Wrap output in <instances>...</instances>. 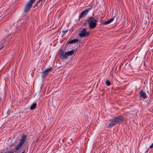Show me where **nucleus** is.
I'll return each mask as SVG.
<instances>
[{
  "instance_id": "nucleus-4",
  "label": "nucleus",
  "mask_w": 153,
  "mask_h": 153,
  "mask_svg": "<svg viewBox=\"0 0 153 153\" xmlns=\"http://www.w3.org/2000/svg\"><path fill=\"white\" fill-rule=\"evenodd\" d=\"M90 35V33L87 31L86 29L82 28L80 31V33L78 34V36L80 37H86Z\"/></svg>"
},
{
  "instance_id": "nucleus-21",
  "label": "nucleus",
  "mask_w": 153,
  "mask_h": 153,
  "mask_svg": "<svg viewBox=\"0 0 153 153\" xmlns=\"http://www.w3.org/2000/svg\"><path fill=\"white\" fill-rule=\"evenodd\" d=\"M43 0H39L38 1V2H39V3L41 2V1H42Z\"/></svg>"
},
{
  "instance_id": "nucleus-10",
  "label": "nucleus",
  "mask_w": 153,
  "mask_h": 153,
  "mask_svg": "<svg viewBox=\"0 0 153 153\" xmlns=\"http://www.w3.org/2000/svg\"><path fill=\"white\" fill-rule=\"evenodd\" d=\"M139 94L140 97L141 98H143L144 99H146L147 98V95L143 90H141Z\"/></svg>"
},
{
  "instance_id": "nucleus-11",
  "label": "nucleus",
  "mask_w": 153,
  "mask_h": 153,
  "mask_svg": "<svg viewBox=\"0 0 153 153\" xmlns=\"http://www.w3.org/2000/svg\"><path fill=\"white\" fill-rule=\"evenodd\" d=\"M79 41V40L76 39H74L71 40L69 39L67 41L66 44H72L73 43H76Z\"/></svg>"
},
{
  "instance_id": "nucleus-3",
  "label": "nucleus",
  "mask_w": 153,
  "mask_h": 153,
  "mask_svg": "<svg viewBox=\"0 0 153 153\" xmlns=\"http://www.w3.org/2000/svg\"><path fill=\"white\" fill-rule=\"evenodd\" d=\"M35 0H30L26 4L24 9V13H26L29 11L32 7L33 4L34 3Z\"/></svg>"
},
{
  "instance_id": "nucleus-22",
  "label": "nucleus",
  "mask_w": 153,
  "mask_h": 153,
  "mask_svg": "<svg viewBox=\"0 0 153 153\" xmlns=\"http://www.w3.org/2000/svg\"><path fill=\"white\" fill-rule=\"evenodd\" d=\"M25 150H24L23 152H22L21 153H25Z\"/></svg>"
},
{
  "instance_id": "nucleus-19",
  "label": "nucleus",
  "mask_w": 153,
  "mask_h": 153,
  "mask_svg": "<svg viewBox=\"0 0 153 153\" xmlns=\"http://www.w3.org/2000/svg\"><path fill=\"white\" fill-rule=\"evenodd\" d=\"M3 47H4V46H0V50L2 49L3 48Z\"/></svg>"
},
{
  "instance_id": "nucleus-20",
  "label": "nucleus",
  "mask_w": 153,
  "mask_h": 153,
  "mask_svg": "<svg viewBox=\"0 0 153 153\" xmlns=\"http://www.w3.org/2000/svg\"><path fill=\"white\" fill-rule=\"evenodd\" d=\"M150 148H149V147L146 150V152H148V150H149V149H150Z\"/></svg>"
},
{
  "instance_id": "nucleus-14",
  "label": "nucleus",
  "mask_w": 153,
  "mask_h": 153,
  "mask_svg": "<svg viewBox=\"0 0 153 153\" xmlns=\"http://www.w3.org/2000/svg\"><path fill=\"white\" fill-rule=\"evenodd\" d=\"M106 84L108 86H110L111 84L110 81L108 80H107L106 81Z\"/></svg>"
},
{
  "instance_id": "nucleus-9",
  "label": "nucleus",
  "mask_w": 153,
  "mask_h": 153,
  "mask_svg": "<svg viewBox=\"0 0 153 153\" xmlns=\"http://www.w3.org/2000/svg\"><path fill=\"white\" fill-rule=\"evenodd\" d=\"M115 16L109 20L106 21H104L103 20L102 21V23L103 25H106L109 24L112 22L114 20Z\"/></svg>"
},
{
  "instance_id": "nucleus-16",
  "label": "nucleus",
  "mask_w": 153,
  "mask_h": 153,
  "mask_svg": "<svg viewBox=\"0 0 153 153\" xmlns=\"http://www.w3.org/2000/svg\"><path fill=\"white\" fill-rule=\"evenodd\" d=\"M39 3L38 2V1L35 4L34 6L33 7H34L35 6H38V4Z\"/></svg>"
},
{
  "instance_id": "nucleus-23",
  "label": "nucleus",
  "mask_w": 153,
  "mask_h": 153,
  "mask_svg": "<svg viewBox=\"0 0 153 153\" xmlns=\"http://www.w3.org/2000/svg\"><path fill=\"white\" fill-rule=\"evenodd\" d=\"M71 139H70V141H71V142L72 143V142L71 141Z\"/></svg>"
},
{
  "instance_id": "nucleus-15",
  "label": "nucleus",
  "mask_w": 153,
  "mask_h": 153,
  "mask_svg": "<svg viewBox=\"0 0 153 153\" xmlns=\"http://www.w3.org/2000/svg\"><path fill=\"white\" fill-rule=\"evenodd\" d=\"M62 32V33H64V34L65 33H66L68 32V30H63Z\"/></svg>"
},
{
  "instance_id": "nucleus-2",
  "label": "nucleus",
  "mask_w": 153,
  "mask_h": 153,
  "mask_svg": "<svg viewBox=\"0 0 153 153\" xmlns=\"http://www.w3.org/2000/svg\"><path fill=\"white\" fill-rule=\"evenodd\" d=\"M87 21L88 24V26L91 29L95 28L97 25V19L93 17H88Z\"/></svg>"
},
{
  "instance_id": "nucleus-13",
  "label": "nucleus",
  "mask_w": 153,
  "mask_h": 153,
  "mask_svg": "<svg viewBox=\"0 0 153 153\" xmlns=\"http://www.w3.org/2000/svg\"><path fill=\"white\" fill-rule=\"evenodd\" d=\"M37 104L36 103H33V105H32L31 106H30V109L32 110L35 109L36 106Z\"/></svg>"
},
{
  "instance_id": "nucleus-1",
  "label": "nucleus",
  "mask_w": 153,
  "mask_h": 153,
  "mask_svg": "<svg viewBox=\"0 0 153 153\" xmlns=\"http://www.w3.org/2000/svg\"><path fill=\"white\" fill-rule=\"evenodd\" d=\"M124 121L123 117L121 116L114 117L111 119L108 126V128L111 127L117 124L121 123Z\"/></svg>"
},
{
  "instance_id": "nucleus-5",
  "label": "nucleus",
  "mask_w": 153,
  "mask_h": 153,
  "mask_svg": "<svg viewBox=\"0 0 153 153\" xmlns=\"http://www.w3.org/2000/svg\"><path fill=\"white\" fill-rule=\"evenodd\" d=\"M26 135H23L22 136L19 143L15 148L16 150H19L23 145L26 139Z\"/></svg>"
},
{
  "instance_id": "nucleus-12",
  "label": "nucleus",
  "mask_w": 153,
  "mask_h": 153,
  "mask_svg": "<svg viewBox=\"0 0 153 153\" xmlns=\"http://www.w3.org/2000/svg\"><path fill=\"white\" fill-rule=\"evenodd\" d=\"M74 50H72L65 52V54L67 56H70L73 54L75 51Z\"/></svg>"
},
{
  "instance_id": "nucleus-6",
  "label": "nucleus",
  "mask_w": 153,
  "mask_h": 153,
  "mask_svg": "<svg viewBox=\"0 0 153 153\" xmlns=\"http://www.w3.org/2000/svg\"><path fill=\"white\" fill-rule=\"evenodd\" d=\"M58 54L59 56L62 59H66L68 58L67 55L64 53L63 50L62 49L59 50L58 52Z\"/></svg>"
},
{
  "instance_id": "nucleus-17",
  "label": "nucleus",
  "mask_w": 153,
  "mask_h": 153,
  "mask_svg": "<svg viewBox=\"0 0 153 153\" xmlns=\"http://www.w3.org/2000/svg\"><path fill=\"white\" fill-rule=\"evenodd\" d=\"M6 41L5 40V39H3L2 41H1L2 44H3V43H4Z\"/></svg>"
},
{
  "instance_id": "nucleus-7",
  "label": "nucleus",
  "mask_w": 153,
  "mask_h": 153,
  "mask_svg": "<svg viewBox=\"0 0 153 153\" xmlns=\"http://www.w3.org/2000/svg\"><path fill=\"white\" fill-rule=\"evenodd\" d=\"M52 70V68H48L42 72V76L43 78H45L47 74Z\"/></svg>"
},
{
  "instance_id": "nucleus-18",
  "label": "nucleus",
  "mask_w": 153,
  "mask_h": 153,
  "mask_svg": "<svg viewBox=\"0 0 153 153\" xmlns=\"http://www.w3.org/2000/svg\"><path fill=\"white\" fill-rule=\"evenodd\" d=\"M153 148V143L152 144V145L150 146L149 148Z\"/></svg>"
},
{
  "instance_id": "nucleus-8",
  "label": "nucleus",
  "mask_w": 153,
  "mask_h": 153,
  "mask_svg": "<svg viewBox=\"0 0 153 153\" xmlns=\"http://www.w3.org/2000/svg\"><path fill=\"white\" fill-rule=\"evenodd\" d=\"M91 9V8H90L88 10L86 9L83 11L79 15V18H81L86 15L88 13L89 11Z\"/></svg>"
}]
</instances>
